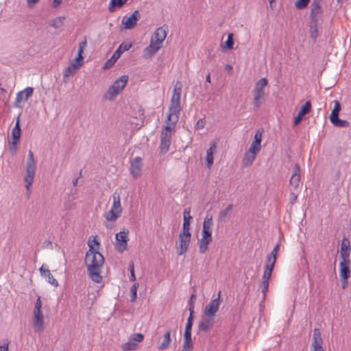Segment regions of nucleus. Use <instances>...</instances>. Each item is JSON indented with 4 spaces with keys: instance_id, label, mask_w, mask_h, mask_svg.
<instances>
[{
    "instance_id": "nucleus-1",
    "label": "nucleus",
    "mask_w": 351,
    "mask_h": 351,
    "mask_svg": "<svg viewBox=\"0 0 351 351\" xmlns=\"http://www.w3.org/2000/svg\"><path fill=\"white\" fill-rule=\"evenodd\" d=\"M88 245L89 249L86 253L84 259L88 274L93 281L100 283L103 280L101 272L105 259L103 255L94 248L93 244L90 241L88 242Z\"/></svg>"
},
{
    "instance_id": "nucleus-2",
    "label": "nucleus",
    "mask_w": 351,
    "mask_h": 351,
    "mask_svg": "<svg viewBox=\"0 0 351 351\" xmlns=\"http://www.w3.org/2000/svg\"><path fill=\"white\" fill-rule=\"evenodd\" d=\"M182 88V82L178 81L174 86L173 93L171 99V104L169 108V114L167 116V121H171L173 124H176L179 120V115L181 110L180 98Z\"/></svg>"
},
{
    "instance_id": "nucleus-3",
    "label": "nucleus",
    "mask_w": 351,
    "mask_h": 351,
    "mask_svg": "<svg viewBox=\"0 0 351 351\" xmlns=\"http://www.w3.org/2000/svg\"><path fill=\"white\" fill-rule=\"evenodd\" d=\"M213 226V217L211 215H206L204 218L202 238L199 240V251L201 254H204L208 250V245L212 242V228Z\"/></svg>"
},
{
    "instance_id": "nucleus-4",
    "label": "nucleus",
    "mask_w": 351,
    "mask_h": 351,
    "mask_svg": "<svg viewBox=\"0 0 351 351\" xmlns=\"http://www.w3.org/2000/svg\"><path fill=\"white\" fill-rule=\"evenodd\" d=\"M167 27L164 25L158 27L151 38L150 45L145 49L150 55L156 53L162 47V43L167 36Z\"/></svg>"
},
{
    "instance_id": "nucleus-5",
    "label": "nucleus",
    "mask_w": 351,
    "mask_h": 351,
    "mask_svg": "<svg viewBox=\"0 0 351 351\" xmlns=\"http://www.w3.org/2000/svg\"><path fill=\"white\" fill-rule=\"evenodd\" d=\"M36 169V162L34 157L32 151L29 150L27 155L25 167V176L24 181L25 182V186L27 190L30 189L34 180V176Z\"/></svg>"
},
{
    "instance_id": "nucleus-6",
    "label": "nucleus",
    "mask_w": 351,
    "mask_h": 351,
    "mask_svg": "<svg viewBox=\"0 0 351 351\" xmlns=\"http://www.w3.org/2000/svg\"><path fill=\"white\" fill-rule=\"evenodd\" d=\"M128 80V75H124L121 76L108 88L107 92L104 95V98L109 101H113L114 98L119 94H120L123 89L125 87Z\"/></svg>"
},
{
    "instance_id": "nucleus-7",
    "label": "nucleus",
    "mask_w": 351,
    "mask_h": 351,
    "mask_svg": "<svg viewBox=\"0 0 351 351\" xmlns=\"http://www.w3.org/2000/svg\"><path fill=\"white\" fill-rule=\"evenodd\" d=\"M176 124H173L171 121L167 120V125L161 131L160 134V152L162 154L167 153L169 151L171 142V130H174Z\"/></svg>"
},
{
    "instance_id": "nucleus-8",
    "label": "nucleus",
    "mask_w": 351,
    "mask_h": 351,
    "mask_svg": "<svg viewBox=\"0 0 351 351\" xmlns=\"http://www.w3.org/2000/svg\"><path fill=\"white\" fill-rule=\"evenodd\" d=\"M132 47L131 44L122 43L119 45L118 49L113 53L112 57L108 60L104 64L103 69H108L111 68L114 63L117 61V60L120 58L121 55L128 50H129Z\"/></svg>"
},
{
    "instance_id": "nucleus-9",
    "label": "nucleus",
    "mask_w": 351,
    "mask_h": 351,
    "mask_svg": "<svg viewBox=\"0 0 351 351\" xmlns=\"http://www.w3.org/2000/svg\"><path fill=\"white\" fill-rule=\"evenodd\" d=\"M128 234L129 231L127 230L119 232L115 235V247L116 250L120 253H123L125 250H127L128 241L129 240Z\"/></svg>"
},
{
    "instance_id": "nucleus-10",
    "label": "nucleus",
    "mask_w": 351,
    "mask_h": 351,
    "mask_svg": "<svg viewBox=\"0 0 351 351\" xmlns=\"http://www.w3.org/2000/svg\"><path fill=\"white\" fill-rule=\"evenodd\" d=\"M221 297V291L218 292L217 298L212 300L209 304L205 307L204 311V316L207 317H215L216 313L218 311L219 305L221 303L220 301Z\"/></svg>"
},
{
    "instance_id": "nucleus-11",
    "label": "nucleus",
    "mask_w": 351,
    "mask_h": 351,
    "mask_svg": "<svg viewBox=\"0 0 351 351\" xmlns=\"http://www.w3.org/2000/svg\"><path fill=\"white\" fill-rule=\"evenodd\" d=\"M33 328L36 333L44 330V316L42 311H33Z\"/></svg>"
},
{
    "instance_id": "nucleus-12",
    "label": "nucleus",
    "mask_w": 351,
    "mask_h": 351,
    "mask_svg": "<svg viewBox=\"0 0 351 351\" xmlns=\"http://www.w3.org/2000/svg\"><path fill=\"white\" fill-rule=\"evenodd\" d=\"M191 234H179V246L178 254L181 256L186 253L191 242Z\"/></svg>"
},
{
    "instance_id": "nucleus-13",
    "label": "nucleus",
    "mask_w": 351,
    "mask_h": 351,
    "mask_svg": "<svg viewBox=\"0 0 351 351\" xmlns=\"http://www.w3.org/2000/svg\"><path fill=\"white\" fill-rule=\"evenodd\" d=\"M323 339L321 332L319 328H315L313 335V341L311 343L312 351H324L322 348Z\"/></svg>"
},
{
    "instance_id": "nucleus-14",
    "label": "nucleus",
    "mask_w": 351,
    "mask_h": 351,
    "mask_svg": "<svg viewBox=\"0 0 351 351\" xmlns=\"http://www.w3.org/2000/svg\"><path fill=\"white\" fill-rule=\"evenodd\" d=\"M142 158L139 156L136 157L130 165V173L134 179L138 178L141 175Z\"/></svg>"
},
{
    "instance_id": "nucleus-15",
    "label": "nucleus",
    "mask_w": 351,
    "mask_h": 351,
    "mask_svg": "<svg viewBox=\"0 0 351 351\" xmlns=\"http://www.w3.org/2000/svg\"><path fill=\"white\" fill-rule=\"evenodd\" d=\"M311 106H312L310 101H306V103L301 106L298 115L294 118V125L299 124L300 122L303 119L304 117L311 112Z\"/></svg>"
},
{
    "instance_id": "nucleus-16",
    "label": "nucleus",
    "mask_w": 351,
    "mask_h": 351,
    "mask_svg": "<svg viewBox=\"0 0 351 351\" xmlns=\"http://www.w3.org/2000/svg\"><path fill=\"white\" fill-rule=\"evenodd\" d=\"M300 182V168L298 164L293 167V173L290 179V184L294 187L295 191H298Z\"/></svg>"
},
{
    "instance_id": "nucleus-17",
    "label": "nucleus",
    "mask_w": 351,
    "mask_h": 351,
    "mask_svg": "<svg viewBox=\"0 0 351 351\" xmlns=\"http://www.w3.org/2000/svg\"><path fill=\"white\" fill-rule=\"evenodd\" d=\"M263 132L260 130H258L254 135V139L250 145L249 148L250 152H255L258 153L261 149V140H262Z\"/></svg>"
},
{
    "instance_id": "nucleus-18",
    "label": "nucleus",
    "mask_w": 351,
    "mask_h": 351,
    "mask_svg": "<svg viewBox=\"0 0 351 351\" xmlns=\"http://www.w3.org/2000/svg\"><path fill=\"white\" fill-rule=\"evenodd\" d=\"M214 323V317L205 316L199 323L198 328L199 330L207 332L213 326Z\"/></svg>"
},
{
    "instance_id": "nucleus-19",
    "label": "nucleus",
    "mask_w": 351,
    "mask_h": 351,
    "mask_svg": "<svg viewBox=\"0 0 351 351\" xmlns=\"http://www.w3.org/2000/svg\"><path fill=\"white\" fill-rule=\"evenodd\" d=\"M34 89L32 87H27L23 90L20 91L16 95V101L21 103L26 101L32 95Z\"/></svg>"
},
{
    "instance_id": "nucleus-20",
    "label": "nucleus",
    "mask_w": 351,
    "mask_h": 351,
    "mask_svg": "<svg viewBox=\"0 0 351 351\" xmlns=\"http://www.w3.org/2000/svg\"><path fill=\"white\" fill-rule=\"evenodd\" d=\"M254 101L253 104L254 107L258 109L261 105L265 101V91L254 90Z\"/></svg>"
},
{
    "instance_id": "nucleus-21",
    "label": "nucleus",
    "mask_w": 351,
    "mask_h": 351,
    "mask_svg": "<svg viewBox=\"0 0 351 351\" xmlns=\"http://www.w3.org/2000/svg\"><path fill=\"white\" fill-rule=\"evenodd\" d=\"M216 149L217 143L214 141L211 142L209 149L206 151V165L208 168H210L213 163V154L215 152Z\"/></svg>"
},
{
    "instance_id": "nucleus-22",
    "label": "nucleus",
    "mask_w": 351,
    "mask_h": 351,
    "mask_svg": "<svg viewBox=\"0 0 351 351\" xmlns=\"http://www.w3.org/2000/svg\"><path fill=\"white\" fill-rule=\"evenodd\" d=\"M351 252V243L348 238L343 237L341 243L340 256H350Z\"/></svg>"
},
{
    "instance_id": "nucleus-23",
    "label": "nucleus",
    "mask_w": 351,
    "mask_h": 351,
    "mask_svg": "<svg viewBox=\"0 0 351 351\" xmlns=\"http://www.w3.org/2000/svg\"><path fill=\"white\" fill-rule=\"evenodd\" d=\"M257 154L258 153L255 152H250V149H248V151L245 152L243 159V166L245 167L250 166L255 160Z\"/></svg>"
},
{
    "instance_id": "nucleus-24",
    "label": "nucleus",
    "mask_w": 351,
    "mask_h": 351,
    "mask_svg": "<svg viewBox=\"0 0 351 351\" xmlns=\"http://www.w3.org/2000/svg\"><path fill=\"white\" fill-rule=\"evenodd\" d=\"M321 1L322 0H313L311 11V16L313 20L315 19V18L317 17L322 12L320 6Z\"/></svg>"
},
{
    "instance_id": "nucleus-25",
    "label": "nucleus",
    "mask_w": 351,
    "mask_h": 351,
    "mask_svg": "<svg viewBox=\"0 0 351 351\" xmlns=\"http://www.w3.org/2000/svg\"><path fill=\"white\" fill-rule=\"evenodd\" d=\"M21 129L20 126V115L18 116L15 126L12 130V140L20 141Z\"/></svg>"
},
{
    "instance_id": "nucleus-26",
    "label": "nucleus",
    "mask_w": 351,
    "mask_h": 351,
    "mask_svg": "<svg viewBox=\"0 0 351 351\" xmlns=\"http://www.w3.org/2000/svg\"><path fill=\"white\" fill-rule=\"evenodd\" d=\"M275 264L276 263L266 261V264L264 267V272L262 276L263 278L270 279Z\"/></svg>"
},
{
    "instance_id": "nucleus-27",
    "label": "nucleus",
    "mask_w": 351,
    "mask_h": 351,
    "mask_svg": "<svg viewBox=\"0 0 351 351\" xmlns=\"http://www.w3.org/2000/svg\"><path fill=\"white\" fill-rule=\"evenodd\" d=\"M81 67V64H78L77 66L74 64H69L63 71L64 78L68 77L70 75H73L76 73L77 70Z\"/></svg>"
},
{
    "instance_id": "nucleus-28",
    "label": "nucleus",
    "mask_w": 351,
    "mask_h": 351,
    "mask_svg": "<svg viewBox=\"0 0 351 351\" xmlns=\"http://www.w3.org/2000/svg\"><path fill=\"white\" fill-rule=\"evenodd\" d=\"M113 197V204L112 206V209L115 210L117 212H119L121 214L122 208L121 205V198L119 194L117 193H114L112 195Z\"/></svg>"
},
{
    "instance_id": "nucleus-29",
    "label": "nucleus",
    "mask_w": 351,
    "mask_h": 351,
    "mask_svg": "<svg viewBox=\"0 0 351 351\" xmlns=\"http://www.w3.org/2000/svg\"><path fill=\"white\" fill-rule=\"evenodd\" d=\"M170 335H171V332L169 330L165 332V334L164 335L163 340L158 346L159 350H166L167 348H168V347L169 346L170 342L171 341Z\"/></svg>"
},
{
    "instance_id": "nucleus-30",
    "label": "nucleus",
    "mask_w": 351,
    "mask_h": 351,
    "mask_svg": "<svg viewBox=\"0 0 351 351\" xmlns=\"http://www.w3.org/2000/svg\"><path fill=\"white\" fill-rule=\"evenodd\" d=\"M279 248H280V243H278L275 245V247H274L272 251L267 256V257H266L267 262H273V263L276 262V258H277L278 252L279 251Z\"/></svg>"
},
{
    "instance_id": "nucleus-31",
    "label": "nucleus",
    "mask_w": 351,
    "mask_h": 351,
    "mask_svg": "<svg viewBox=\"0 0 351 351\" xmlns=\"http://www.w3.org/2000/svg\"><path fill=\"white\" fill-rule=\"evenodd\" d=\"M330 120V122L336 127L348 128L350 126V123L348 121L340 119L339 117H336Z\"/></svg>"
},
{
    "instance_id": "nucleus-32",
    "label": "nucleus",
    "mask_w": 351,
    "mask_h": 351,
    "mask_svg": "<svg viewBox=\"0 0 351 351\" xmlns=\"http://www.w3.org/2000/svg\"><path fill=\"white\" fill-rule=\"evenodd\" d=\"M127 1L128 0H111L108 5V9L110 12H113L116 8L123 6Z\"/></svg>"
},
{
    "instance_id": "nucleus-33",
    "label": "nucleus",
    "mask_w": 351,
    "mask_h": 351,
    "mask_svg": "<svg viewBox=\"0 0 351 351\" xmlns=\"http://www.w3.org/2000/svg\"><path fill=\"white\" fill-rule=\"evenodd\" d=\"M120 215L121 213L111 208L108 212L106 213L105 218L107 221H114L117 220Z\"/></svg>"
},
{
    "instance_id": "nucleus-34",
    "label": "nucleus",
    "mask_w": 351,
    "mask_h": 351,
    "mask_svg": "<svg viewBox=\"0 0 351 351\" xmlns=\"http://www.w3.org/2000/svg\"><path fill=\"white\" fill-rule=\"evenodd\" d=\"M339 276H340V278H343V279H346V278H349L350 277V274H351V272H350V267H348V266H345V265H339Z\"/></svg>"
},
{
    "instance_id": "nucleus-35",
    "label": "nucleus",
    "mask_w": 351,
    "mask_h": 351,
    "mask_svg": "<svg viewBox=\"0 0 351 351\" xmlns=\"http://www.w3.org/2000/svg\"><path fill=\"white\" fill-rule=\"evenodd\" d=\"M123 351H132L136 350L138 348V343L133 342L130 339L127 343L122 344L121 346Z\"/></svg>"
},
{
    "instance_id": "nucleus-36",
    "label": "nucleus",
    "mask_w": 351,
    "mask_h": 351,
    "mask_svg": "<svg viewBox=\"0 0 351 351\" xmlns=\"http://www.w3.org/2000/svg\"><path fill=\"white\" fill-rule=\"evenodd\" d=\"M193 344L191 339V333H184V343L182 348L193 349Z\"/></svg>"
},
{
    "instance_id": "nucleus-37",
    "label": "nucleus",
    "mask_w": 351,
    "mask_h": 351,
    "mask_svg": "<svg viewBox=\"0 0 351 351\" xmlns=\"http://www.w3.org/2000/svg\"><path fill=\"white\" fill-rule=\"evenodd\" d=\"M86 45H87V40H86V38L84 37V40L82 42H80L79 44L77 60H80L81 59H84V58L82 56V53H83L84 50L86 48Z\"/></svg>"
},
{
    "instance_id": "nucleus-38",
    "label": "nucleus",
    "mask_w": 351,
    "mask_h": 351,
    "mask_svg": "<svg viewBox=\"0 0 351 351\" xmlns=\"http://www.w3.org/2000/svg\"><path fill=\"white\" fill-rule=\"evenodd\" d=\"M334 104H335V106L331 112V114L330 116V119L335 118L336 117H339V112L341 110V106L339 101H337V100L334 101Z\"/></svg>"
},
{
    "instance_id": "nucleus-39",
    "label": "nucleus",
    "mask_w": 351,
    "mask_h": 351,
    "mask_svg": "<svg viewBox=\"0 0 351 351\" xmlns=\"http://www.w3.org/2000/svg\"><path fill=\"white\" fill-rule=\"evenodd\" d=\"M260 288H261V292L263 295V299H265L266 297L267 292L269 289V279L261 278Z\"/></svg>"
},
{
    "instance_id": "nucleus-40",
    "label": "nucleus",
    "mask_w": 351,
    "mask_h": 351,
    "mask_svg": "<svg viewBox=\"0 0 351 351\" xmlns=\"http://www.w3.org/2000/svg\"><path fill=\"white\" fill-rule=\"evenodd\" d=\"M267 85V80L266 78H261L255 84L254 90L265 91L264 88Z\"/></svg>"
},
{
    "instance_id": "nucleus-41",
    "label": "nucleus",
    "mask_w": 351,
    "mask_h": 351,
    "mask_svg": "<svg viewBox=\"0 0 351 351\" xmlns=\"http://www.w3.org/2000/svg\"><path fill=\"white\" fill-rule=\"evenodd\" d=\"M234 41H233V34L230 33L228 36L227 40L223 43V47L226 50H230L233 48Z\"/></svg>"
},
{
    "instance_id": "nucleus-42",
    "label": "nucleus",
    "mask_w": 351,
    "mask_h": 351,
    "mask_svg": "<svg viewBox=\"0 0 351 351\" xmlns=\"http://www.w3.org/2000/svg\"><path fill=\"white\" fill-rule=\"evenodd\" d=\"M310 36L313 40L315 43L318 36V27L317 23H314L311 25L310 27Z\"/></svg>"
},
{
    "instance_id": "nucleus-43",
    "label": "nucleus",
    "mask_w": 351,
    "mask_h": 351,
    "mask_svg": "<svg viewBox=\"0 0 351 351\" xmlns=\"http://www.w3.org/2000/svg\"><path fill=\"white\" fill-rule=\"evenodd\" d=\"M140 19V12L138 10L134 11L130 16L126 19H123L121 22H136Z\"/></svg>"
},
{
    "instance_id": "nucleus-44",
    "label": "nucleus",
    "mask_w": 351,
    "mask_h": 351,
    "mask_svg": "<svg viewBox=\"0 0 351 351\" xmlns=\"http://www.w3.org/2000/svg\"><path fill=\"white\" fill-rule=\"evenodd\" d=\"M46 275H45V278H47V282L53 285L55 287H57L59 286V283L56 279L54 278L53 275L51 274L50 271L46 272Z\"/></svg>"
},
{
    "instance_id": "nucleus-45",
    "label": "nucleus",
    "mask_w": 351,
    "mask_h": 351,
    "mask_svg": "<svg viewBox=\"0 0 351 351\" xmlns=\"http://www.w3.org/2000/svg\"><path fill=\"white\" fill-rule=\"evenodd\" d=\"M232 208L233 205L229 204L224 210L221 211L219 215V220L223 221L227 217L228 213L232 211Z\"/></svg>"
},
{
    "instance_id": "nucleus-46",
    "label": "nucleus",
    "mask_w": 351,
    "mask_h": 351,
    "mask_svg": "<svg viewBox=\"0 0 351 351\" xmlns=\"http://www.w3.org/2000/svg\"><path fill=\"white\" fill-rule=\"evenodd\" d=\"M20 141L12 140V141H9V150L10 153L14 155L16 153L17 151V145Z\"/></svg>"
},
{
    "instance_id": "nucleus-47",
    "label": "nucleus",
    "mask_w": 351,
    "mask_h": 351,
    "mask_svg": "<svg viewBox=\"0 0 351 351\" xmlns=\"http://www.w3.org/2000/svg\"><path fill=\"white\" fill-rule=\"evenodd\" d=\"M130 339L138 343L143 341L144 335L141 333H134L130 336Z\"/></svg>"
},
{
    "instance_id": "nucleus-48",
    "label": "nucleus",
    "mask_w": 351,
    "mask_h": 351,
    "mask_svg": "<svg viewBox=\"0 0 351 351\" xmlns=\"http://www.w3.org/2000/svg\"><path fill=\"white\" fill-rule=\"evenodd\" d=\"M138 283H134L130 288L131 302H134L137 298V289Z\"/></svg>"
},
{
    "instance_id": "nucleus-49",
    "label": "nucleus",
    "mask_w": 351,
    "mask_h": 351,
    "mask_svg": "<svg viewBox=\"0 0 351 351\" xmlns=\"http://www.w3.org/2000/svg\"><path fill=\"white\" fill-rule=\"evenodd\" d=\"M310 0H297L295 2V6L298 9H304L307 7Z\"/></svg>"
},
{
    "instance_id": "nucleus-50",
    "label": "nucleus",
    "mask_w": 351,
    "mask_h": 351,
    "mask_svg": "<svg viewBox=\"0 0 351 351\" xmlns=\"http://www.w3.org/2000/svg\"><path fill=\"white\" fill-rule=\"evenodd\" d=\"M180 234H191L190 232V221L187 219L184 220L182 228Z\"/></svg>"
},
{
    "instance_id": "nucleus-51",
    "label": "nucleus",
    "mask_w": 351,
    "mask_h": 351,
    "mask_svg": "<svg viewBox=\"0 0 351 351\" xmlns=\"http://www.w3.org/2000/svg\"><path fill=\"white\" fill-rule=\"evenodd\" d=\"M340 258H341V261H340V263H339V265H345V266H348V267H350V256H340Z\"/></svg>"
},
{
    "instance_id": "nucleus-52",
    "label": "nucleus",
    "mask_w": 351,
    "mask_h": 351,
    "mask_svg": "<svg viewBox=\"0 0 351 351\" xmlns=\"http://www.w3.org/2000/svg\"><path fill=\"white\" fill-rule=\"evenodd\" d=\"M129 270H130V280L132 281V282H134L136 280V276H135V274H134V263L133 262H130V264H129Z\"/></svg>"
},
{
    "instance_id": "nucleus-53",
    "label": "nucleus",
    "mask_w": 351,
    "mask_h": 351,
    "mask_svg": "<svg viewBox=\"0 0 351 351\" xmlns=\"http://www.w3.org/2000/svg\"><path fill=\"white\" fill-rule=\"evenodd\" d=\"M298 191H296L295 192V191L291 192L290 195H289V203L291 205H293V204L295 203V202L297 201V199H298Z\"/></svg>"
},
{
    "instance_id": "nucleus-54",
    "label": "nucleus",
    "mask_w": 351,
    "mask_h": 351,
    "mask_svg": "<svg viewBox=\"0 0 351 351\" xmlns=\"http://www.w3.org/2000/svg\"><path fill=\"white\" fill-rule=\"evenodd\" d=\"M136 23H122L120 25V31L122 32L124 29H133L136 26Z\"/></svg>"
},
{
    "instance_id": "nucleus-55",
    "label": "nucleus",
    "mask_w": 351,
    "mask_h": 351,
    "mask_svg": "<svg viewBox=\"0 0 351 351\" xmlns=\"http://www.w3.org/2000/svg\"><path fill=\"white\" fill-rule=\"evenodd\" d=\"M205 123H206V121L204 119H199L195 125V130H199V129H202L204 128L205 126Z\"/></svg>"
},
{
    "instance_id": "nucleus-56",
    "label": "nucleus",
    "mask_w": 351,
    "mask_h": 351,
    "mask_svg": "<svg viewBox=\"0 0 351 351\" xmlns=\"http://www.w3.org/2000/svg\"><path fill=\"white\" fill-rule=\"evenodd\" d=\"M41 308H42L41 298H40V296H38L36 301L35 302L34 311H41Z\"/></svg>"
},
{
    "instance_id": "nucleus-57",
    "label": "nucleus",
    "mask_w": 351,
    "mask_h": 351,
    "mask_svg": "<svg viewBox=\"0 0 351 351\" xmlns=\"http://www.w3.org/2000/svg\"><path fill=\"white\" fill-rule=\"evenodd\" d=\"M191 209L189 208H185L183 213L184 220L187 219V221H190V219L192 218L190 215Z\"/></svg>"
},
{
    "instance_id": "nucleus-58",
    "label": "nucleus",
    "mask_w": 351,
    "mask_h": 351,
    "mask_svg": "<svg viewBox=\"0 0 351 351\" xmlns=\"http://www.w3.org/2000/svg\"><path fill=\"white\" fill-rule=\"evenodd\" d=\"M348 279L349 278H346V280L343 279V278H341V287L343 289H345L348 287Z\"/></svg>"
},
{
    "instance_id": "nucleus-59",
    "label": "nucleus",
    "mask_w": 351,
    "mask_h": 351,
    "mask_svg": "<svg viewBox=\"0 0 351 351\" xmlns=\"http://www.w3.org/2000/svg\"><path fill=\"white\" fill-rule=\"evenodd\" d=\"M9 341H7L6 343L3 345H0V351H9L8 350Z\"/></svg>"
},
{
    "instance_id": "nucleus-60",
    "label": "nucleus",
    "mask_w": 351,
    "mask_h": 351,
    "mask_svg": "<svg viewBox=\"0 0 351 351\" xmlns=\"http://www.w3.org/2000/svg\"><path fill=\"white\" fill-rule=\"evenodd\" d=\"M39 271H40V275H41L43 277H44V276H45V275H46V274H47L46 272L49 271V270L48 269H45V268L44 267V265H43L41 266V267L40 268Z\"/></svg>"
},
{
    "instance_id": "nucleus-61",
    "label": "nucleus",
    "mask_w": 351,
    "mask_h": 351,
    "mask_svg": "<svg viewBox=\"0 0 351 351\" xmlns=\"http://www.w3.org/2000/svg\"><path fill=\"white\" fill-rule=\"evenodd\" d=\"M192 324L186 323L184 333H191Z\"/></svg>"
},
{
    "instance_id": "nucleus-62",
    "label": "nucleus",
    "mask_w": 351,
    "mask_h": 351,
    "mask_svg": "<svg viewBox=\"0 0 351 351\" xmlns=\"http://www.w3.org/2000/svg\"><path fill=\"white\" fill-rule=\"evenodd\" d=\"M83 60L84 59H81L80 60H77V57H76L75 58V60L71 62L70 64H74L75 66H77L78 64H81V66H82L83 64Z\"/></svg>"
},
{
    "instance_id": "nucleus-63",
    "label": "nucleus",
    "mask_w": 351,
    "mask_h": 351,
    "mask_svg": "<svg viewBox=\"0 0 351 351\" xmlns=\"http://www.w3.org/2000/svg\"><path fill=\"white\" fill-rule=\"evenodd\" d=\"M195 300H196V294L194 293L191 294V295L190 300H189V304H194Z\"/></svg>"
},
{
    "instance_id": "nucleus-64",
    "label": "nucleus",
    "mask_w": 351,
    "mask_h": 351,
    "mask_svg": "<svg viewBox=\"0 0 351 351\" xmlns=\"http://www.w3.org/2000/svg\"><path fill=\"white\" fill-rule=\"evenodd\" d=\"M62 0H53V6L54 8L58 7L62 2Z\"/></svg>"
}]
</instances>
